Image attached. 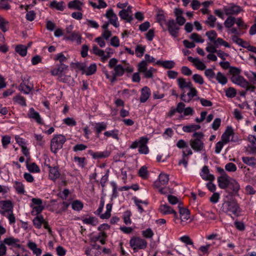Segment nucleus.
<instances>
[{
    "label": "nucleus",
    "instance_id": "obj_1",
    "mask_svg": "<svg viewBox=\"0 0 256 256\" xmlns=\"http://www.w3.org/2000/svg\"><path fill=\"white\" fill-rule=\"evenodd\" d=\"M118 60L116 58L110 59L108 62V66L110 68H112V76H110L108 71L104 72V74L108 79H110L112 82L116 80V78L122 76L125 72L131 74L134 70L132 66L128 64L125 67L121 64H117Z\"/></svg>",
    "mask_w": 256,
    "mask_h": 256
},
{
    "label": "nucleus",
    "instance_id": "obj_2",
    "mask_svg": "<svg viewBox=\"0 0 256 256\" xmlns=\"http://www.w3.org/2000/svg\"><path fill=\"white\" fill-rule=\"evenodd\" d=\"M68 66L64 64H57L55 68L50 70V74L53 76H57L58 80L62 82H68L71 78L70 74H68Z\"/></svg>",
    "mask_w": 256,
    "mask_h": 256
},
{
    "label": "nucleus",
    "instance_id": "obj_3",
    "mask_svg": "<svg viewBox=\"0 0 256 256\" xmlns=\"http://www.w3.org/2000/svg\"><path fill=\"white\" fill-rule=\"evenodd\" d=\"M222 210L229 216L234 214L238 216L241 212L240 206L236 200H230L224 201L221 208Z\"/></svg>",
    "mask_w": 256,
    "mask_h": 256
},
{
    "label": "nucleus",
    "instance_id": "obj_4",
    "mask_svg": "<svg viewBox=\"0 0 256 256\" xmlns=\"http://www.w3.org/2000/svg\"><path fill=\"white\" fill-rule=\"evenodd\" d=\"M192 138L190 141V144L192 150L196 152L202 151L204 148L203 138L204 134L202 132H194Z\"/></svg>",
    "mask_w": 256,
    "mask_h": 256
},
{
    "label": "nucleus",
    "instance_id": "obj_5",
    "mask_svg": "<svg viewBox=\"0 0 256 256\" xmlns=\"http://www.w3.org/2000/svg\"><path fill=\"white\" fill-rule=\"evenodd\" d=\"M149 139L146 136H142L139 139L133 142L130 148L132 149L138 148V152L140 154H147L150 150L148 146Z\"/></svg>",
    "mask_w": 256,
    "mask_h": 256
},
{
    "label": "nucleus",
    "instance_id": "obj_6",
    "mask_svg": "<svg viewBox=\"0 0 256 256\" xmlns=\"http://www.w3.org/2000/svg\"><path fill=\"white\" fill-rule=\"evenodd\" d=\"M66 141V137L61 134H54L50 140V150L52 152L56 154L62 149Z\"/></svg>",
    "mask_w": 256,
    "mask_h": 256
},
{
    "label": "nucleus",
    "instance_id": "obj_7",
    "mask_svg": "<svg viewBox=\"0 0 256 256\" xmlns=\"http://www.w3.org/2000/svg\"><path fill=\"white\" fill-rule=\"evenodd\" d=\"M92 52L95 55L100 58L102 62H105L114 54V50L110 48H107L105 50L100 49L96 45H94L92 48Z\"/></svg>",
    "mask_w": 256,
    "mask_h": 256
},
{
    "label": "nucleus",
    "instance_id": "obj_8",
    "mask_svg": "<svg viewBox=\"0 0 256 256\" xmlns=\"http://www.w3.org/2000/svg\"><path fill=\"white\" fill-rule=\"evenodd\" d=\"M165 21L166 28L162 26V23L160 25L162 27L163 30H168L170 34L174 38L178 37L180 28L178 26L174 19H170Z\"/></svg>",
    "mask_w": 256,
    "mask_h": 256
},
{
    "label": "nucleus",
    "instance_id": "obj_9",
    "mask_svg": "<svg viewBox=\"0 0 256 256\" xmlns=\"http://www.w3.org/2000/svg\"><path fill=\"white\" fill-rule=\"evenodd\" d=\"M129 244L134 252L145 249L148 246L147 242L138 236H132L130 240Z\"/></svg>",
    "mask_w": 256,
    "mask_h": 256
},
{
    "label": "nucleus",
    "instance_id": "obj_10",
    "mask_svg": "<svg viewBox=\"0 0 256 256\" xmlns=\"http://www.w3.org/2000/svg\"><path fill=\"white\" fill-rule=\"evenodd\" d=\"M30 206L32 208L31 214L32 216L39 214L44 208L42 200L39 198H32Z\"/></svg>",
    "mask_w": 256,
    "mask_h": 256
},
{
    "label": "nucleus",
    "instance_id": "obj_11",
    "mask_svg": "<svg viewBox=\"0 0 256 256\" xmlns=\"http://www.w3.org/2000/svg\"><path fill=\"white\" fill-rule=\"evenodd\" d=\"M242 10V8L236 4H231L228 6H224L223 11L226 16L237 15Z\"/></svg>",
    "mask_w": 256,
    "mask_h": 256
},
{
    "label": "nucleus",
    "instance_id": "obj_12",
    "mask_svg": "<svg viewBox=\"0 0 256 256\" xmlns=\"http://www.w3.org/2000/svg\"><path fill=\"white\" fill-rule=\"evenodd\" d=\"M27 115L29 118L38 124L40 125L44 124L42 118L40 114L36 111L34 108H30L29 109Z\"/></svg>",
    "mask_w": 256,
    "mask_h": 256
},
{
    "label": "nucleus",
    "instance_id": "obj_13",
    "mask_svg": "<svg viewBox=\"0 0 256 256\" xmlns=\"http://www.w3.org/2000/svg\"><path fill=\"white\" fill-rule=\"evenodd\" d=\"M169 181V176L164 172H161L159 176L158 179L154 181L153 186L154 188H160L162 186L166 185Z\"/></svg>",
    "mask_w": 256,
    "mask_h": 256
},
{
    "label": "nucleus",
    "instance_id": "obj_14",
    "mask_svg": "<svg viewBox=\"0 0 256 256\" xmlns=\"http://www.w3.org/2000/svg\"><path fill=\"white\" fill-rule=\"evenodd\" d=\"M188 89L189 92L187 94H185L184 92L181 95V100L185 102H189L194 96L197 95L198 94L197 90L195 88L193 87L192 85Z\"/></svg>",
    "mask_w": 256,
    "mask_h": 256
},
{
    "label": "nucleus",
    "instance_id": "obj_15",
    "mask_svg": "<svg viewBox=\"0 0 256 256\" xmlns=\"http://www.w3.org/2000/svg\"><path fill=\"white\" fill-rule=\"evenodd\" d=\"M106 17L108 19L109 22L115 28H118L120 24L118 21L117 16L114 13L113 10L110 9L106 11L105 14Z\"/></svg>",
    "mask_w": 256,
    "mask_h": 256
},
{
    "label": "nucleus",
    "instance_id": "obj_16",
    "mask_svg": "<svg viewBox=\"0 0 256 256\" xmlns=\"http://www.w3.org/2000/svg\"><path fill=\"white\" fill-rule=\"evenodd\" d=\"M46 166L48 168V178L50 180L55 182L60 178V173L58 166H52L50 165H47Z\"/></svg>",
    "mask_w": 256,
    "mask_h": 256
},
{
    "label": "nucleus",
    "instance_id": "obj_17",
    "mask_svg": "<svg viewBox=\"0 0 256 256\" xmlns=\"http://www.w3.org/2000/svg\"><path fill=\"white\" fill-rule=\"evenodd\" d=\"M184 104L182 102H180L177 104L176 108L172 107L170 108V111L167 114V116L170 118H172L176 114V112H178L179 114L184 113Z\"/></svg>",
    "mask_w": 256,
    "mask_h": 256
},
{
    "label": "nucleus",
    "instance_id": "obj_18",
    "mask_svg": "<svg viewBox=\"0 0 256 256\" xmlns=\"http://www.w3.org/2000/svg\"><path fill=\"white\" fill-rule=\"evenodd\" d=\"M88 154H90L92 158L94 159H102L106 158L110 156V152L107 150H104L103 152H94L92 150H88Z\"/></svg>",
    "mask_w": 256,
    "mask_h": 256
},
{
    "label": "nucleus",
    "instance_id": "obj_19",
    "mask_svg": "<svg viewBox=\"0 0 256 256\" xmlns=\"http://www.w3.org/2000/svg\"><path fill=\"white\" fill-rule=\"evenodd\" d=\"M230 80L234 84L242 88L247 87L248 81L242 76H232Z\"/></svg>",
    "mask_w": 256,
    "mask_h": 256
},
{
    "label": "nucleus",
    "instance_id": "obj_20",
    "mask_svg": "<svg viewBox=\"0 0 256 256\" xmlns=\"http://www.w3.org/2000/svg\"><path fill=\"white\" fill-rule=\"evenodd\" d=\"M200 176L202 178L205 180L212 182L215 179L214 176L210 173L208 168L206 166H204L202 167L201 172H200Z\"/></svg>",
    "mask_w": 256,
    "mask_h": 256
},
{
    "label": "nucleus",
    "instance_id": "obj_21",
    "mask_svg": "<svg viewBox=\"0 0 256 256\" xmlns=\"http://www.w3.org/2000/svg\"><path fill=\"white\" fill-rule=\"evenodd\" d=\"M49 7L52 9L60 12L64 10L66 5L64 1L58 2L56 0H53L48 4Z\"/></svg>",
    "mask_w": 256,
    "mask_h": 256
},
{
    "label": "nucleus",
    "instance_id": "obj_22",
    "mask_svg": "<svg viewBox=\"0 0 256 256\" xmlns=\"http://www.w3.org/2000/svg\"><path fill=\"white\" fill-rule=\"evenodd\" d=\"M2 242L7 246H12L17 248L20 247V240L18 238H14L12 236H10L5 238Z\"/></svg>",
    "mask_w": 256,
    "mask_h": 256
},
{
    "label": "nucleus",
    "instance_id": "obj_23",
    "mask_svg": "<svg viewBox=\"0 0 256 256\" xmlns=\"http://www.w3.org/2000/svg\"><path fill=\"white\" fill-rule=\"evenodd\" d=\"M84 4L79 0H72L68 4V7L70 10H74L78 11H82Z\"/></svg>",
    "mask_w": 256,
    "mask_h": 256
},
{
    "label": "nucleus",
    "instance_id": "obj_24",
    "mask_svg": "<svg viewBox=\"0 0 256 256\" xmlns=\"http://www.w3.org/2000/svg\"><path fill=\"white\" fill-rule=\"evenodd\" d=\"M151 95V92L149 88L146 86L142 88L140 91V103H144L149 98Z\"/></svg>",
    "mask_w": 256,
    "mask_h": 256
},
{
    "label": "nucleus",
    "instance_id": "obj_25",
    "mask_svg": "<svg viewBox=\"0 0 256 256\" xmlns=\"http://www.w3.org/2000/svg\"><path fill=\"white\" fill-rule=\"evenodd\" d=\"M230 178L228 175L220 176L218 178V186L222 189H225L228 187L230 181Z\"/></svg>",
    "mask_w": 256,
    "mask_h": 256
},
{
    "label": "nucleus",
    "instance_id": "obj_26",
    "mask_svg": "<svg viewBox=\"0 0 256 256\" xmlns=\"http://www.w3.org/2000/svg\"><path fill=\"white\" fill-rule=\"evenodd\" d=\"M234 134V130L231 126H228L222 136L221 140L225 144L230 141V138Z\"/></svg>",
    "mask_w": 256,
    "mask_h": 256
},
{
    "label": "nucleus",
    "instance_id": "obj_27",
    "mask_svg": "<svg viewBox=\"0 0 256 256\" xmlns=\"http://www.w3.org/2000/svg\"><path fill=\"white\" fill-rule=\"evenodd\" d=\"M0 206L4 212H10L12 211L14 206L12 202L10 200L0 201Z\"/></svg>",
    "mask_w": 256,
    "mask_h": 256
},
{
    "label": "nucleus",
    "instance_id": "obj_28",
    "mask_svg": "<svg viewBox=\"0 0 256 256\" xmlns=\"http://www.w3.org/2000/svg\"><path fill=\"white\" fill-rule=\"evenodd\" d=\"M188 60L194 63L197 69L202 70L206 68L205 64L200 60L198 58H194L192 56H188Z\"/></svg>",
    "mask_w": 256,
    "mask_h": 256
},
{
    "label": "nucleus",
    "instance_id": "obj_29",
    "mask_svg": "<svg viewBox=\"0 0 256 256\" xmlns=\"http://www.w3.org/2000/svg\"><path fill=\"white\" fill-rule=\"evenodd\" d=\"M33 86L32 84L26 83V82L22 81L18 87V90L24 94H28L32 90Z\"/></svg>",
    "mask_w": 256,
    "mask_h": 256
},
{
    "label": "nucleus",
    "instance_id": "obj_30",
    "mask_svg": "<svg viewBox=\"0 0 256 256\" xmlns=\"http://www.w3.org/2000/svg\"><path fill=\"white\" fill-rule=\"evenodd\" d=\"M159 210L162 214L164 215L172 214H176V211L174 210L172 207L166 204H162L160 206Z\"/></svg>",
    "mask_w": 256,
    "mask_h": 256
},
{
    "label": "nucleus",
    "instance_id": "obj_31",
    "mask_svg": "<svg viewBox=\"0 0 256 256\" xmlns=\"http://www.w3.org/2000/svg\"><path fill=\"white\" fill-rule=\"evenodd\" d=\"M178 84L179 88L184 90V88H188L192 85L190 82H186V79L183 78H180L177 79Z\"/></svg>",
    "mask_w": 256,
    "mask_h": 256
},
{
    "label": "nucleus",
    "instance_id": "obj_32",
    "mask_svg": "<svg viewBox=\"0 0 256 256\" xmlns=\"http://www.w3.org/2000/svg\"><path fill=\"white\" fill-rule=\"evenodd\" d=\"M28 248L36 256H41L42 250L37 247L36 244L32 242H30L28 244Z\"/></svg>",
    "mask_w": 256,
    "mask_h": 256
},
{
    "label": "nucleus",
    "instance_id": "obj_33",
    "mask_svg": "<svg viewBox=\"0 0 256 256\" xmlns=\"http://www.w3.org/2000/svg\"><path fill=\"white\" fill-rule=\"evenodd\" d=\"M180 218L182 222H185L190 218V212L185 208H182L180 206H178Z\"/></svg>",
    "mask_w": 256,
    "mask_h": 256
},
{
    "label": "nucleus",
    "instance_id": "obj_34",
    "mask_svg": "<svg viewBox=\"0 0 256 256\" xmlns=\"http://www.w3.org/2000/svg\"><path fill=\"white\" fill-rule=\"evenodd\" d=\"M14 184V188L16 193L18 194H24L26 192L24 184L18 181H15Z\"/></svg>",
    "mask_w": 256,
    "mask_h": 256
},
{
    "label": "nucleus",
    "instance_id": "obj_35",
    "mask_svg": "<svg viewBox=\"0 0 256 256\" xmlns=\"http://www.w3.org/2000/svg\"><path fill=\"white\" fill-rule=\"evenodd\" d=\"M28 160L26 161V167L28 170L33 173H38L40 170L39 166L35 162L28 163Z\"/></svg>",
    "mask_w": 256,
    "mask_h": 256
},
{
    "label": "nucleus",
    "instance_id": "obj_36",
    "mask_svg": "<svg viewBox=\"0 0 256 256\" xmlns=\"http://www.w3.org/2000/svg\"><path fill=\"white\" fill-rule=\"evenodd\" d=\"M118 15L121 19L124 20L128 22H130L134 19L132 15L126 12L125 10V9L120 11Z\"/></svg>",
    "mask_w": 256,
    "mask_h": 256
},
{
    "label": "nucleus",
    "instance_id": "obj_37",
    "mask_svg": "<svg viewBox=\"0 0 256 256\" xmlns=\"http://www.w3.org/2000/svg\"><path fill=\"white\" fill-rule=\"evenodd\" d=\"M65 39L70 40L71 41H74L78 44H80L81 43V36L78 32H72L70 36L66 37Z\"/></svg>",
    "mask_w": 256,
    "mask_h": 256
},
{
    "label": "nucleus",
    "instance_id": "obj_38",
    "mask_svg": "<svg viewBox=\"0 0 256 256\" xmlns=\"http://www.w3.org/2000/svg\"><path fill=\"white\" fill-rule=\"evenodd\" d=\"M33 219L32 222L34 226L36 228L40 229L41 228L42 224H43L45 220L42 215L38 214Z\"/></svg>",
    "mask_w": 256,
    "mask_h": 256
},
{
    "label": "nucleus",
    "instance_id": "obj_39",
    "mask_svg": "<svg viewBox=\"0 0 256 256\" xmlns=\"http://www.w3.org/2000/svg\"><path fill=\"white\" fill-rule=\"evenodd\" d=\"M200 126L198 124H190L184 126L182 127V130L186 132H191L200 129Z\"/></svg>",
    "mask_w": 256,
    "mask_h": 256
},
{
    "label": "nucleus",
    "instance_id": "obj_40",
    "mask_svg": "<svg viewBox=\"0 0 256 256\" xmlns=\"http://www.w3.org/2000/svg\"><path fill=\"white\" fill-rule=\"evenodd\" d=\"M242 160L243 162L249 166L252 167L256 166V159L254 157L243 156Z\"/></svg>",
    "mask_w": 256,
    "mask_h": 256
},
{
    "label": "nucleus",
    "instance_id": "obj_41",
    "mask_svg": "<svg viewBox=\"0 0 256 256\" xmlns=\"http://www.w3.org/2000/svg\"><path fill=\"white\" fill-rule=\"evenodd\" d=\"M200 215L206 220H212L216 219V214L212 211H206L200 214Z\"/></svg>",
    "mask_w": 256,
    "mask_h": 256
},
{
    "label": "nucleus",
    "instance_id": "obj_42",
    "mask_svg": "<svg viewBox=\"0 0 256 256\" xmlns=\"http://www.w3.org/2000/svg\"><path fill=\"white\" fill-rule=\"evenodd\" d=\"M215 78L218 82L222 86L225 85L228 82L227 78L224 74L220 72L216 74Z\"/></svg>",
    "mask_w": 256,
    "mask_h": 256
},
{
    "label": "nucleus",
    "instance_id": "obj_43",
    "mask_svg": "<svg viewBox=\"0 0 256 256\" xmlns=\"http://www.w3.org/2000/svg\"><path fill=\"white\" fill-rule=\"evenodd\" d=\"M98 4L92 1H89L88 3L94 8L101 9L106 8L108 5L104 0H98Z\"/></svg>",
    "mask_w": 256,
    "mask_h": 256
},
{
    "label": "nucleus",
    "instance_id": "obj_44",
    "mask_svg": "<svg viewBox=\"0 0 256 256\" xmlns=\"http://www.w3.org/2000/svg\"><path fill=\"white\" fill-rule=\"evenodd\" d=\"M27 50V47L22 44L18 45L15 48L16 52L22 56H24L26 55Z\"/></svg>",
    "mask_w": 256,
    "mask_h": 256
},
{
    "label": "nucleus",
    "instance_id": "obj_45",
    "mask_svg": "<svg viewBox=\"0 0 256 256\" xmlns=\"http://www.w3.org/2000/svg\"><path fill=\"white\" fill-rule=\"evenodd\" d=\"M82 220L84 224H90L92 226H96L98 223V219L94 216L82 218Z\"/></svg>",
    "mask_w": 256,
    "mask_h": 256
},
{
    "label": "nucleus",
    "instance_id": "obj_46",
    "mask_svg": "<svg viewBox=\"0 0 256 256\" xmlns=\"http://www.w3.org/2000/svg\"><path fill=\"white\" fill-rule=\"evenodd\" d=\"M107 128V124L104 122H99L96 123L94 130L96 134L98 135L101 132L105 130Z\"/></svg>",
    "mask_w": 256,
    "mask_h": 256
},
{
    "label": "nucleus",
    "instance_id": "obj_47",
    "mask_svg": "<svg viewBox=\"0 0 256 256\" xmlns=\"http://www.w3.org/2000/svg\"><path fill=\"white\" fill-rule=\"evenodd\" d=\"M118 133L119 131L118 130L114 129L112 130L106 131L104 133V134L108 138L112 137V138L118 140L119 139L118 138Z\"/></svg>",
    "mask_w": 256,
    "mask_h": 256
},
{
    "label": "nucleus",
    "instance_id": "obj_48",
    "mask_svg": "<svg viewBox=\"0 0 256 256\" xmlns=\"http://www.w3.org/2000/svg\"><path fill=\"white\" fill-rule=\"evenodd\" d=\"M112 204H108L106 205V211L104 214L100 215V218L102 219H108L110 218L111 215V212L112 210Z\"/></svg>",
    "mask_w": 256,
    "mask_h": 256
},
{
    "label": "nucleus",
    "instance_id": "obj_49",
    "mask_svg": "<svg viewBox=\"0 0 256 256\" xmlns=\"http://www.w3.org/2000/svg\"><path fill=\"white\" fill-rule=\"evenodd\" d=\"M13 100L22 106H26V98L24 96L20 94L16 95L15 96H14L13 98Z\"/></svg>",
    "mask_w": 256,
    "mask_h": 256
},
{
    "label": "nucleus",
    "instance_id": "obj_50",
    "mask_svg": "<svg viewBox=\"0 0 256 256\" xmlns=\"http://www.w3.org/2000/svg\"><path fill=\"white\" fill-rule=\"evenodd\" d=\"M96 68L97 67L96 64H92L90 65L87 68H86L84 74H86V76L92 75L96 72Z\"/></svg>",
    "mask_w": 256,
    "mask_h": 256
},
{
    "label": "nucleus",
    "instance_id": "obj_51",
    "mask_svg": "<svg viewBox=\"0 0 256 256\" xmlns=\"http://www.w3.org/2000/svg\"><path fill=\"white\" fill-rule=\"evenodd\" d=\"M138 176L142 179H147L149 176V173L146 166H142L138 170Z\"/></svg>",
    "mask_w": 256,
    "mask_h": 256
},
{
    "label": "nucleus",
    "instance_id": "obj_52",
    "mask_svg": "<svg viewBox=\"0 0 256 256\" xmlns=\"http://www.w3.org/2000/svg\"><path fill=\"white\" fill-rule=\"evenodd\" d=\"M146 51V46L138 44L135 48V54L137 57L141 58Z\"/></svg>",
    "mask_w": 256,
    "mask_h": 256
},
{
    "label": "nucleus",
    "instance_id": "obj_53",
    "mask_svg": "<svg viewBox=\"0 0 256 256\" xmlns=\"http://www.w3.org/2000/svg\"><path fill=\"white\" fill-rule=\"evenodd\" d=\"M0 29L4 32L8 31V22L0 16Z\"/></svg>",
    "mask_w": 256,
    "mask_h": 256
},
{
    "label": "nucleus",
    "instance_id": "obj_54",
    "mask_svg": "<svg viewBox=\"0 0 256 256\" xmlns=\"http://www.w3.org/2000/svg\"><path fill=\"white\" fill-rule=\"evenodd\" d=\"M239 46L246 48L248 51L256 54V47L251 46L249 43L243 40Z\"/></svg>",
    "mask_w": 256,
    "mask_h": 256
},
{
    "label": "nucleus",
    "instance_id": "obj_55",
    "mask_svg": "<svg viewBox=\"0 0 256 256\" xmlns=\"http://www.w3.org/2000/svg\"><path fill=\"white\" fill-rule=\"evenodd\" d=\"M83 207V203L79 200H75L72 203V208L74 210L80 211Z\"/></svg>",
    "mask_w": 256,
    "mask_h": 256
},
{
    "label": "nucleus",
    "instance_id": "obj_56",
    "mask_svg": "<svg viewBox=\"0 0 256 256\" xmlns=\"http://www.w3.org/2000/svg\"><path fill=\"white\" fill-rule=\"evenodd\" d=\"M234 192H236L238 191L240 188V186L238 183L234 179H231L230 182V184L228 186Z\"/></svg>",
    "mask_w": 256,
    "mask_h": 256
},
{
    "label": "nucleus",
    "instance_id": "obj_57",
    "mask_svg": "<svg viewBox=\"0 0 256 256\" xmlns=\"http://www.w3.org/2000/svg\"><path fill=\"white\" fill-rule=\"evenodd\" d=\"M235 22L236 18L234 17L229 16L224 22V26L228 28H230L234 25Z\"/></svg>",
    "mask_w": 256,
    "mask_h": 256
},
{
    "label": "nucleus",
    "instance_id": "obj_58",
    "mask_svg": "<svg viewBox=\"0 0 256 256\" xmlns=\"http://www.w3.org/2000/svg\"><path fill=\"white\" fill-rule=\"evenodd\" d=\"M216 20V18L213 15L210 14L204 22V23L210 28H214Z\"/></svg>",
    "mask_w": 256,
    "mask_h": 256
},
{
    "label": "nucleus",
    "instance_id": "obj_59",
    "mask_svg": "<svg viewBox=\"0 0 256 256\" xmlns=\"http://www.w3.org/2000/svg\"><path fill=\"white\" fill-rule=\"evenodd\" d=\"M74 160L78 166L82 168H84L86 164V158L84 157L74 156Z\"/></svg>",
    "mask_w": 256,
    "mask_h": 256
},
{
    "label": "nucleus",
    "instance_id": "obj_60",
    "mask_svg": "<svg viewBox=\"0 0 256 256\" xmlns=\"http://www.w3.org/2000/svg\"><path fill=\"white\" fill-rule=\"evenodd\" d=\"M132 213L130 210H126L124 212L123 219L124 222L126 224L128 225L132 224V220L130 219Z\"/></svg>",
    "mask_w": 256,
    "mask_h": 256
},
{
    "label": "nucleus",
    "instance_id": "obj_61",
    "mask_svg": "<svg viewBox=\"0 0 256 256\" xmlns=\"http://www.w3.org/2000/svg\"><path fill=\"white\" fill-rule=\"evenodd\" d=\"M168 202L172 205L176 204H178L179 205H182V202L176 196H174L173 195H168Z\"/></svg>",
    "mask_w": 256,
    "mask_h": 256
},
{
    "label": "nucleus",
    "instance_id": "obj_62",
    "mask_svg": "<svg viewBox=\"0 0 256 256\" xmlns=\"http://www.w3.org/2000/svg\"><path fill=\"white\" fill-rule=\"evenodd\" d=\"M226 96L228 98H234L236 94V91L234 88L230 87L225 90Z\"/></svg>",
    "mask_w": 256,
    "mask_h": 256
},
{
    "label": "nucleus",
    "instance_id": "obj_63",
    "mask_svg": "<svg viewBox=\"0 0 256 256\" xmlns=\"http://www.w3.org/2000/svg\"><path fill=\"white\" fill-rule=\"evenodd\" d=\"M142 234L146 238H152L154 235V233L150 228H148L142 232Z\"/></svg>",
    "mask_w": 256,
    "mask_h": 256
},
{
    "label": "nucleus",
    "instance_id": "obj_64",
    "mask_svg": "<svg viewBox=\"0 0 256 256\" xmlns=\"http://www.w3.org/2000/svg\"><path fill=\"white\" fill-rule=\"evenodd\" d=\"M63 123L68 126H75L76 124V120L72 118H66L63 120Z\"/></svg>",
    "mask_w": 256,
    "mask_h": 256
}]
</instances>
